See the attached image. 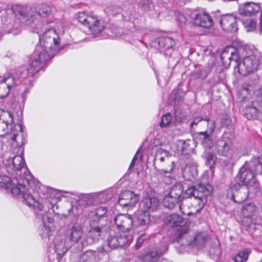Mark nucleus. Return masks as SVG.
<instances>
[{"label": "nucleus", "mask_w": 262, "mask_h": 262, "mask_svg": "<svg viewBox=\"0 0 262 262\" xmlns=\"http://www.w3.org/2000/svg\"><path fill=\"white\" fill-rule=\"evenodd\" d=\"M60 34L54 28L47 30L39 35V42L31 56V61L28 66H21L17 70L20 84L17 89L21 95L19 108L22 114L26 96L32 86L33 76L39 72L45 62L53 57L61 49Z\"/></svg>", "instance_id": "f257e3e1"}, {"label": "nucleus", "mask_w": 262, "mask_h": 262, "mask_svg": "<svg viewBox=\"0 0 262 262\" xmlns=\"http://www.w3.org/2000/svg\"><path fill=\"white\" fill-rule=\"evenodd\" d=\"M20 161L17 165V196L23 199V201L29 207H33L35 210L41 211L43 208L42 203L36 201L29 191L28 186H31L33 176L28 169L23 151L19 156Z\"/></svg>", "instance_id": "f03ea898"}, {"label": "nucleus", "mask_w": 262, "mask_h": 262, "mask_svg": "<svg viewBox=\"0 0 262 262\" xmlns=\"http://www.w3.org/2000/svg\"><path fill=\"white\" fill-rule=\"evenodd\" d=\"M255 173H262V157H254L250 161L246 162L241 168L237 177L243 183L242 185H246L257 192L260 186L255 178Z\"/></svg>", "instance_id": "7ed1b4c3"}, {"label": "nucleus", "mask_w": 262, "mask_h": 262, "mask_svg": "<svg viewBox=\"0 0 262 262\" xmlns=\"http://www.w3.org/2000/svg\"><path fill=\"white\" fill-rule=\"evenodd\" d=\"M17 12L19 15L17 19L21 26L35 27L38 25L41 18H46L49 16L50 9L45 5L30 7L17 5Z\"/></svg>", "instance_id": "20e7f679"}, {"label": "nucleus", "mask_w": 262, "mask_h": 262, "mask_svg": "<svg viewBox=\"0 0 262 262\" xmlns=\"http://www.w3.org/2000/svg\"><path fill=\"white\" fill-rule=\"evenodd\" d=\"M261 59L260 52L257 50L252 51L241 61L239 58L237 64L234 65V69H237L241 75L246 76L257 70Z\"/></svg>", "instance_id": "39448f33"}, {"label": "nucleus", "mask_w": 262, "mask_h": 262, "mask_svg": "<svg viewBox=\"0 0 262 262\" xmlns=\"http://www.w3.org/2000/svg\"><path fill=\"white\" fill-rule=\"evenodd\" d=\"M212 191V187L210 184H199L197 186L187 188L185 191V194L188 198L193 197L198 200L199 208L196 210V212H198L204 207V203L206 202V197L210 195Z\"/></svg>", "instance_id": "423d86ee"}, {"label": "nucleus", "mask_w": 262, "mask_h": 262, "mask_svg": "<svg viewBox=\"0 0 262 262\" xmlns=\"http://www.w3.org/2000/svg\"><path fill=\"white\" fill-rule=\"evenodd\" d=\"M231 136L230 134L225 133L217 140L215 149L219 155L236 160L239 156L234 151Z\"/></svg>", "instance_id": "0eeeda50"}, {"label": "nucleus", "mask_w": 262, "mask_h": 262, "mask_svg": "<svg viewBox=\"0 0 262 262\" xmlns=\"http://www.w3.org/2000/svg\"><path fill=\"white\" fill-rule=\"evenodd\" d=\"M250 191H253V188L236 183L231 187L228 192V196L235 202L240 204L247 200Z\"/></svg>", "instance_id": "6e6552de"}, {"label": "nucleus", "mask_w": 262, "mask_h": 262, "mask_svg": "<svg viewBox=\"0 0 262 262\" xmlns=\"http://www.w3.org/2000/svg\"><path fill=\"white\" fill-rule=\"evenodd\" d=\"M166 221L172 227H180L178 230L177 238L172 241V243L179 242L183 235L187 233L188 231V225L181 216L176 213L168 215L166 217Z\"/></svg>", "instance_id": "1a4fd4ad"}, {"label": "nucleus", "mask_w": 262, "mask_h": 262, "mask_svg": "<svg viewBox=\"0 0 262 262\" xmlns=\"http://www.w3.org/2000/svg\"><path fill=\"white\" fill-rule=\"evenodd\" d=\"M132 239V235L128 233H120L112 231L107 238V243L109 247L112 249H116L129 244Z\"/></svg>", "instance_id": "9d476101"}, {"label": "nucleus", "mask_w": 262, "mask_h": 262, "mask_svg": "<svg viewBox=\"0 0 262 262\" xmlns=\"http://www.w3.org/2000/svg\"><path fill=\"white\" fill-rule=\"evenodd\" d=\"M156 154H160L161 156L166 159V162L170 163V168L164 169H159L158 172L160 175L163 177V181L166 184H170L172 180H174L173 177L171 176V173L173 172L175 163L173 161L170 160L171 154L168 151L162 148H159L157 149Z\"/></svg>", "instance_id": "9b49d317"}, {"label": "nucleus", "mask_w": 262, "mask_h": 262, "mask_svg": "<svg viewBox=\"0 0 262 262\" xmlns=\"http://www.w3.org/2000/svg\"><path fill=\"white\" fill-rule=\"evenodd\" d=\"M204 123H207V128L205 131L198 133L197 138L204 147L211 148L214 144L212 135L215 128V121H210L207 122L205 121Z\"/></svg>", "instance_id": "f8f14e48"}, {"label": "nucleus", "mask_w": 262, "mask_h": 262, "mask_svg": "<svg viewBox=\"0 0 262 262\" xmlns=\"http://www.w3.org/2000/svg\"><path fill=\"white\" fill-rule=\"evenodd\" d=\"M240 51L232 46L226 47L221 54V59L224 67L228 68L232 61L236 65L239 58Z\"/></svg>", "instance_id": "ddd939ff"}, {"label": "nucleus", "mask_w": 262, "mask_h": 262, "mask_svg": "<svg viewBox=\"0 0 262 262\" xmlns=\"http://www.w3.org/2000/svg\"><path fill=\"white\" fill-rule=\"evenodd\" d=\"M115 223L118 229L123 233H127L134 227L133 219L128 214H119L114 219Z\"/></svg>", "instance_id": "4468645a"}, {"label": "nucleus", "mask_w": 262, "mask_h": 262, "mask_svg": "<svg viewBox=\"0 0 262 262\" xmlns=\"http://www.w3.org/2000/svg\"><path fill=\"white\" fill-rule=\"evenodd\" d=\"M139 201V196L135 194L133 191L126 190L123 191L119 195L118 204L123 208H127L128 209L135 206Z\"/></svg>", "instance_id": "2eb2a0df"}, {"label": "nucleus", "mask_w": 262, "mask_h": 262, "mask_svg": "<svg viewBox=\"0 0 262 262\" xmlns=\"http://www.w3.org/2000/svg\"><path fill=\"white\" fill-rule=\"evenodd\" d=\"M102 233L101 228L97 225V223L95 222H90V229L88 232V235L85 239H84L82 244L83 247L88 245H91L99 239Z\"/></svg>", "instance_id": "dca6fc26"}, {"label": "nucleus", "mask_w": 262, "mask_h": 262, "mask_svg": "<svg viewBox=\"0 0 262 262\" xmlns=\"http://www.w3.org/2000/svg\"><path fill=\"white\" fill-rule=\"evenodd\" d=\"M220 23L222 28L225 31L235 32L238 30L236 19L232 15L222 16L221 17Z\"/></svg>", "instance_id": "f3484780"}, {"label": "nucleus", "mask_w": 262, "mask_h": 262, "mask_svg": "<svg viewBox=\"0 0 262 262\" xmlns=\"http://www.w3.org/2000/svg\"><path fill=\"white\" fill-rule=\"evenodd\" d=\"M168 245L166 242L162 248L155 251L146 252L139 256V258L143 262H157L159 257L168 250Z\"/></svg>", "instance_id": "a211bd4d"}, {"label": "nucleus", "mask_w": 262, "mask_h": 262, "mask_svg": "<svg viewBox=\"0 0 262 262\" xmlns=\"http://www.w3.org/2000/svg\"><path fill=\"white\" fill-rule=\"evenodd\" d=\"M193 23L196 26L209 28L213 24V19L209 14L201 12L195 15L193 18Z\"/></svg>", "instance_id": "6ab92c4d"}, {"label": "nucleus", "mask_w": 262, "mask_h": 262, "mask_svg": "<svg viewBox=\"0 0 262 262\" xmlns=\"http://www.w3.org/2000/svg\"><path fill=\"white\" fill-rule=\"evenodd\" d=\"M86 26L93 34H96L101 32L104 29L103 22L97 16L90 15Z\"/></svg>", "instance_id": "aec40b11"}, {"label": "nucleus", "mask_w": 262, "mask_h": 262, "mask_svg": "<svg viewBox=\"0 0 262 262\" xmlns=\"http://www.w3.org/2000/svg\"><path fill=\"white\" fill-rule=\"evenodd\" d=\"M260 9L258 3L246 2L241 6L239 12L243 16H251L256 14Z\"/></svg>", "instance_id": "412c9836"}, {"label": "nucleus", "mask_w": 262, "mask_h": 262, "mask_svg": "<svg viewBox=\"0 0 262 262\" xmlns=\"http://www.w3.org/2000/svg\"><path fill=\"white\" fill-rule=\"evenodd\" d=\"M42 221L43 226L40 229V234L44 242L48 244L52 237V234L51 233L50 227L49 225H47V223H52L53 221V219L48 216H42Z\"/></svg>", "instance_id": "4be33fe9"}, {"label": "nucleus", "mask_w": 262, "mask_h": 262, "mask_svg": "<svg viewBox=\"0 0 262 262\" xmlns=\"http://www.w3.org/2000/svg\"><path fill=\"white\" fill-rule=\"evenodd\" d=\"M158 44L160 52H165L166 55H170L175 41L172 38L164 37L159 39Z\"/></svg>", "instance_id": "5701e85b"}, {"label": "nucleus", "mask_w": 262, "mask_h": 262, "mask_svg": "<svg viewBox=\"0 0 262 262\" xmlns=\"http://www.w3.org/2000/svg\"><path fill=\"white\" fill-rule=\"evenodd\" d=\"M0 188H5L13 196H15L16 186L14 183H12L11 180L9 177L0 176Z\"/></svg>", "instance_id": "b1692460"}, {"label": "nucleus", "mask_w": 262, "mask_h": 262, "mask_svg": "<svg viewBox=\"0 0 262 262\" xmlns=\"http://www.w3.org/2000/svg\"><path fill=\"white\" fill-rule=\"evenodd\" d=\"M135 223L138 226L148 225L150 222V215L148 211L139 210L135 213Z\"/></svg>", "instance_id": "393cba45"}, {"label": "nucleus", "mask_w": 262, "mask_h": 262, "mask_svg": "<svg viewBox=\"0 0 262 262\" xmlns=\"http://www.w3.org/2000/svg\"><path fill=\"white\" fill-rule=\"evenodd\" d=\"M52 244L55 252L58 256L63 255L68 250V248L65 245V241L62 239L60 236H57L54 238Z\"/></svg>", "instance_id": "a878e982"}, {"label": "nucleus", "mask_w": 262, "mask_h": 262, "mask_svg": "<svg viewBox=\"0 0 262 262\" xmlns=\"http://www.w3.org/2000/svg\"><path fill=\"white\" fill-rule=\"evenodd\" d=\"M207 239V235L205 232L198 233L193 238L192 242L188 245L192 247H196L198 248H203Z\"/></svg>", "instance_id": "bb28decb"}, {"label": "nucleus", "mask_w": 262, "mask_h": 262, "mask_svg": "<svg viewBox=\"0 0 262 262\" xmlns=\"http://www.w3.org/2000/svg\"><path fill=\"white\" fill-rule=\"evenodd\" d=\"M198 170L195 165H186L183 170V177L186 181H192L197 176Z\"/></svg>", "instance_id": "cd10ccee"}, {"label": "nucleus", "mask_w": 262, "mask_h": 262, "mask_svg": "<svg viewBox=\"0 0 262 262\" xmlns=\"http://www.w3.org/2000/svg\"><path fill=\"white\" fill-rule=\"evenodd\" d=\"M7 113L10 118V120L9 122L8 121L6 122L3 121L0 124L1 127L2 128V131H0V137L3 136L6 134L12 132L15 127V125L13 124V118L12 117V114L10 112Z\"/></svg>", "instance_id": "c85d7f7f"}, {"label": "nucleus", "mask_w": 262, "mask_h": 262, "mask_svg": "<svg viewBox=\"0 0 262 262\" xmlns=\"http://www.w3.org/2000/svg\"><path fill=\"white\" fill-rule=\"evenodd\" d=\"M83 234V230L79 225L72 226L70 229V239L73 242H77L81 238Z\"/></svg>", "instance_id": "c756f323"}, {"label": "nucleus", "mask_w": 262, "mask_h": 262, "mask_svg": "<svg viewBox=\"0 0 262 262\" xmlns=\"http://www.w3.org/2000/svg\"><path fill=\"white\" fill-rule=\"evenodd\" d=\"M12 80V78L9 77L0 80V98L1 99L8 95L10 88L12 86L8 83V81Z\"/></svg>", "instance_id": "7c9ffc66"}, {"label": "nucleus", "mask_w": 262, "mask_h": 262, "mask_svg": "<svg viewBox=\"0 0 262 262\" xmlns=\"http://www.w3.org/2000/svg\"><path fill=\"white\" fill-rule=\"evenodd\" d=\"M212 70V66L208 65L201 68L199 69L196 71L193 72L192 76L194 79L201 78L202 79H205L209 74Z\"/></svg>", "instance_id": "2f4dec72"}, {"label": "nucleus", "mask_w": 262, "mask_h": 262, "mask_svg": "<svg viewBox=\"0 0 262 262\" xmlns=\"http://www.w3.org/2000/svg\"><path fill=\"white\" fill-rule=\"evenodd\" d=\"M143 204L145 209L154 211L158 208L159 202L158 199L156 198L149 197L146 198L144 200Z\"/></svg>", "instance_id": "473e14b6"}, {"label": "nucleus", "mask_w": 262, "mask_h": 262, "mask_svg": "<svg viewBox=\"0 0 262 262\" xmlns=\"http://www.w3.org/2000/svg\"><path fill=\"white\" fill-rule=\"evenodd\" d=\"M256 208L254 204L250 203L245 205L242 208L243 215L246 218H251L254 215Z\"/></svg>", "instance_id": "72a5a7b5"}, {"label": "nucleus", "mask_w": 262, "mask_h": 262, "mask_svg": "<svg viewBox=\"0 0 262 262\" xmlns=\"http://www.w3.org/2000/svg\"><path fill=\"white\" fill-rule=\"evenodd\" d=\"M258 112L257 108L252 104L245 108L244 115L248 119H252L257 118Z\"/></svg>", "instance_id": "f704fd0d"}, {"label": "nucleus", "mask_w": 262, "mask_h": 262, "mask_svg": "<svg viewBox=\"0 0 262 262\" xmlns=\"http://www.w3.org/2000/svg\"><path fill=\"white\" fill-rule=\"evenodd\" d=\"M183 192L182 185L180 183L174 184L171 188L169 194L179 200Z\"/></svg>", "instance_id": "c9c22d12"}, {"label": "nucleus", "mask_w": 262, "mask_h": 262, "mask_svg": "<svg viewBox=\"0 0 262 262\" xmlns=\"http://www.w3.org/2000/svg\"><path fill=\"white\" fill-rule=\"evenodd\" d=\"M178 202V200L173 196L172 197V196H170V194L168 193L164 198L163 204L165 207L171 209L174 208Z\"/></svg>", "instance_id": "e433bc0d"}, {"label": "nucleus", "mask_w": 262, "mask_h": 262, "mask_svg": "<svg viewBox=\"0 0 262 262\" xmlns=\"http://www.w3.org/2000/svg\"><path fill=\"white\" fill-rule=\"evenodd\" d=\"M251 251L249 249H245L239 251L234 258L235 262H246Z\"/></svg>", "instance_id": "4c0bfd02"}, {"label": "nucleus", "mask_w": 262, "mask_h": 262, "mask_svg": "<svg viewBox=\"0 0 262 262\" xmlns=\"http://www.w3.org/2000/svg\"><path fill=\"white\" fill-rule=\"evenodd\" d=\"M205 121H206V122H209L210 121H214L213 119H211L208 116H205V117H201L198 116L194 118L193 121L191 123V125L192 126L194 125H197L199 124L200 126H203V125H206L207 126V123H205L204 122Z\"/></svg>", "instance_id": "58836bf2"}, {"label": "nucleus", "mask_w": 262, "mask_h": 262, "mask_svg": "<svg viewBox=\"0 0 262 262\" xmlns=\"http://www.w3.org/2000/svg\"><path fill=\"white\" fill-rule=\"evenodd\" d=\"M206 165L209 167H211L215 163L216 160V157L213 152H207L205 155Z\"/></svg>", "instance_id": "ea45409f"}, {"label": "nucleus", "mask_w": 262, "mask_h": 262, "mask_svg": "<svg viewBox=\"0 0 262 262\" xmlns=\"http://www.w3.org/2000/svg\"><path fill=\"white\" fill-rule=\"evenodd\" d=\"M172 121V117L170 113H166L163 115L161 118V121L160 125L161 127L168 126Z\"/></svg>", "instance_id": "a19ab883"}, {"label": "nucleus", "mask_w": 262, "mask_h": 262, "mask_svg": "<svg viewBox=\"0 0 262 262\" xmlns=\"http://www.w3.org/2000/svg\"><path fill=\"white\" fill-rule=\"evenodd\" d=\"M243 24L247 32H251L254 31L256 27V21L250 19H247L244 21Z\"/></svg>", "instance_id": "79ce46f5"}, {"label": "nucleus", "mask_w": 262, "mask_h": 262, "mask_svg": "<svg viewBox=\"0 0 262 262\" xmlns=\"http://www.w3.org/2000/svg\"><path fill=\"white\" fill-rule=\"evenodd\" d=\"M90 15H87L84 12H79L77 15V19L78 21L83 25H86L88 22V18H89Z\"/></svg>", "instance_id": "37998d69"}, {"label": "nucleus", "mask_w": 262, "mask_h": 262, "mask_svg": "<svg viewBox=\"0 0 262 262\" xmlns=\"http://www.w3.org/2000/svg\"><path fill=\"white\" fill-rule=\"evenodd\" d=\"M15 156L8 159V163H7V170L10 173H13L16 171V166L14 163Z\"/></svg>", "instance_id": "c03bdc74"}, {"label": "nucleus", "mask_w": 262, "mask_h": 262, "mask_svg": "<svg viewBox=\"0 0 262 262\" xmlns=\"http://www.w3.org/2000/svg\"><path fill=\"white\" fill-rule=\"evenodd\" d=\"M187 202V200L186 199H184L183 200H181L180 204H179V209L182 213L185 215H190L192 214V213L190 211H189L185 204H186Z\"/></svg>", "instance_id": "a18cd8bd"}, {"label": "nucleus", "mask_w": 262, "mask_h": 262, "mask_svg": "<svg viewBox=\"0 0 262 262\" xmlns=\"http://www.w3.org/2000/svg\"><path fill=\"white\" fill-rule=\"evenodd\" d=\"M17 125L19 127V130L21 133H22L21 135V145L24 144L26 143V138H27V135L25 133H24V130L25 129V127L24 125V124L22 123L21 121L20 120V122H17Z\"/></svg>", "instance_id": "49530a36"}, {"label": "nucleus", "mask_w": 262, "mask_h": 262, "mask_svg": "<svg viewBox=\"0 0 262 262\" xmlns=\"http://www.w3.org/2000/svg\"><path fill=\"white\" fill-rule=\"evenodd\" d=\"M107 211L106 207L100 206L96 209L95 214L97 217H100L103 216Z\"/></svg>", "instance_id": "de8ad7c7"}, {"label": "nucleus", "mask_w": 262, "mask_h": 262, "mask_svg": "<svg viewBox=\"0 0 262 262\" xmlns=\"http://www.w3.org/2000/svg\"><path fill=\"white\" fill-rule=\"evenodd\" d=\"M146 236L145 234H142L140 237L138 238V239H137L136 244L135 245V247L137 249L141 247L143 243L146 239Z\"/></svg>", "instance_id": "09e8293b"}, {"label": "nucleus", "mask_w": 262, "mask_h": 262, "mask_svg": "<svg viewBox=\"0 0 262 262\" xmlns=\"http://www.w3.org/2000/svg\"><path fill=\"white\" fill-rule=\"evenodd\" d=\"M184 118V116L181 114L179 111H177L175 112V119L177 121L180 122L182 121Z\"/></svg>", "instance_id": "8fccbe9b"}, {"label": "nucleus", "mask_w": 262, "mask_h": 262, "mask_svg": "<svg viewBox=\"0 0 262 262\" xmlns=\"http://www.w3.org/2000/svg\"><path fill=\"white\" fill-rule=\"evenodd\" d=\"M155 161H159L161 163H163L164 162H166V159L161 156L160 154H156L155 156Z\"/></svg>", "instance_id": "3c124183"}, {"label": "nucleus", "mask_w": 262, "mask_h": 262, "mask_svg": "<svg viewBox=\"0 0 262 262\" xmlns=\"http://www.w3.org/2000/svg\"><path fill=\"white\" fill-rule=\"evenodd\" d=\"M96 253L95 251H93L92 250L87 251L84 254V256H93Z\"/></svg>", "instance_id": "603ef678"}, {"label": "nucleus", "mask_w": 262, "mask_h": 262, "mask_svg": "<svg viewBox=\"0 0 262 262\" xmlns=\"http://www.w3.org/2000/svg\"><path fill=\"white\" fill-rule=\"evenodd\" d=\"M259 32L262 34V10L260 14V18L259 21Z\"/></svg>", "instance_id": "864d4df0"}, {"label": "nucleus", "mask_w": 262, "mask_h": 262, "mask_svg": "<svg viewBox=\"0 0 262 262\" xmlns=\"http://www.w3.org/2000/svg\"><path fill=\"white\" fill-rule=\"evenodd\" d=\"M141 148V147H140L139 149H138V150L136 152L135 155L134 156V157L133 159V161H136L137 160V159H138L137 155L140 152Z\"/></svg>", "instance_id": "5fc2aeb1"}, {"label": "nucleus", "mask_w": 262, "mask_h": 262, "mask_svg": "<svg viewBox=\"0 0 262 262\" xmlns=\"http://www.w3.org/2000/svg\"><path fill=\"white\" fill-rule=\"evenodd\" d=\"M135 162H136V161H133V160L132 161L131 163L129 166V169L132 168V167H133L134 166V165L135 164Z\"/></svg>", "instance_id": "6e6d98bb"}, {"label": "nucleus", "mask_w": 262, "mask_h": 262, "mask_svg": "<svg viewBox=\"0 0 262 262\" xmlns=\"http://www.w3.org/2000/svg\"><path fill=\"white\" fill-rule=\"evenodd\" d=\"M15 10H16V7L15 6H12L11 7V11L14 13L15 14Z\"/></svg>", "instance_id": "4d7b16f0"}, {"label": "nucleus", "mask_w": 262, "mask_h": 262, "mask_svg": "<svg viewBox=\"0 0 262 262\" xmlns=\"http://www.w3.org/2000/svg\"><path fill=\"white\" fill-rule=\"evenodd\" d=\"M144 4H147L150 0H141Z\"/></svg>", "instance_id": "13d9d810"}, {"label": "nucleus", "mask_w": 262, "mask_h": 262, "mask_svg": "<svg viewBox=\"0 0 262 262\" xmlns=\"http://www.w3.org/2000/svg\"><path fill=\"white\" fill-rule=\"evenodd\" d=\"M16 137V135L15 134H14L13 135V136L11 137V139H12V140H15Z\"/></svg>", "instance_id": "bf43d9fd"}, {"label": "nucleus", "mask_w": 262, "mask_h": 262, "mask_svg": "<svg viewBox=\"0 0 262 262\" xmlns=\"http://www.w3.org/2000/svg\"><path fill=\"white\" fill-rule=\"evenodd\" d=\"M248 90L249 89L247 88H243V91H245V92H246L247 93L248 92Z\"/></svg>", "instance_id": "052dcab7"}, {"label": "nucleus", "mask_w": 262, "mask_h": 262, "mask_svg": "<svg viewBox=\"0 0 262 262\" xmlns=\"http://www.w3.org/2000/svg\"><path fill=\"white\" fill-rule=\"evenodd\" d=\"M88 197H89V199H93L94 198L96 197V196L95 195H91V196L90 195Z\"/></svg>", "instance_id": "680f3d73"}, {"label": "nucleus", "mask_w": 262, "mask_h": 262, "mask_svg": "<svg viewBox=\"0 0 262 262\" xmlns=\"http://www.w3.org/2000/svg\"><path fill=\"white\" fill-rule=\"evenodd\" d=\"M4 113V111L2 109H0V117Z\"/></svg>", "instance_id": "e2e57ef3"}, {"label": "nucleus", "mask_w": 262, "mask_h": 262, "mask_svg": "<svg viewBox=\"0 0 262 262\" xmlns=\"http://www.w3.org/2000/svg\"><path fill=\"white\" fill-rule=\"evenodd\" d=\"M260 262H262V258H261V261Z\"/></svg>", "instance_id": "0e129e2a"}]
</instances>
